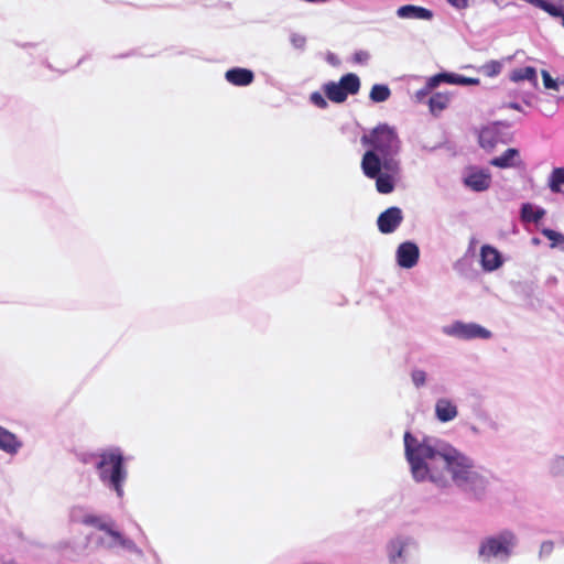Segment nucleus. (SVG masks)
Instances as JSON below:
<instances>
[{
  "label": "nucleus",
  "instance_id": "3",
  "mask_svg": "<svg viewBox=\"0 0 564 564\" xmlns=\"http://www.w3.org/2000/svg\"><path fill=\"white\" fill-rule=\"evenodd\" d=\"M96 467L100 480L113 488L117 495L121 497L123 495L122 485L127 477L121 452L118 448L102 452L98 455Z\"/></svg>",
  "mask_w": 564,
  "mask_h": 564
},
{
  "label": "nucleus",
  "instance_id": "28",
  "mask_svg": "<svg viewBox=\"0 0 564 564\" xmlns=\"http://www.w3.org/2000/svg\"><path fill=\"white\" fill-rule=\"evenodd\" d=\"M543 85L546 89L557 91L560 89V85L564 84V82H558L557 79L552 78V76L546 70L541 72Z\"/></svg>",
  "mask_w": 564,
  "mask_h": 564
},
{
  "label": "nucleus",
  "instance_id": "16",
  "mask_svg": "<svg viewBox=\"0 0 564 564\" xmlns=\"http://www.w3.org/2000/svg\"><path fill=\"white\" fill-rule=\"evenodd\" d=\"M411 541L408 539H395L389 544V560L391 564H402L408 557V549Z\"/></svg>",
  "mask_w": 564,
  "mask_h": 564
},
{
  "label": "nucleus",
  "instance_id": "30",
  "mask_svg": "<svg viewBox=\"0 0 564 564\" xmlns=\"http://www.w3.org/2000/svg\"><path fill=\"white\" fill-rule=\"evenodd\" d=\"M441 83H447V74H437L432 77H430L426 82V87L432 91L434 88H436Z\"/></svg>",
  "mask_w": 564,
  "mask_h": 564
},
{
  "label": "nucleus",
  "instance_id": "17",
  "mask_svg": "<svg viewBox=\"0 0 564 564\" xmlns=\"http://www.w3.org/2000/svg\"><path fill=\"white\" fill-rule=\"evenodd\" d=\"M397 15L401 19H412V20H432L433 12L426 8L406 4L402 6L397 10Z\"/></svg>",
  "mask_w": 564,
  "mask_h": 564
},
{
  "label": "nucleus",
  "instance_id": "35",
  "mask_svg": "<svg viewBox=\"0 0 564 564\" xmlns=\"http://www.w3.org/2000/svg\"><path fill=\"white\" fill-rule=\"evenodd\" d=\"M431 93V90L425 86L424 88L417 90L414 94V98L417 102H421L424 100V98Z\"/></svg>",
  "mask_w": 564,
  "mask_h": 564
},
{
  "label": "nucleus",
  "instance_id": "19",
  "mask_svg": "<svg viewBox=\"0 0 564 564\" xmlns=\"http://www.w3.org/2000/svg\"><path fill=\"white\" fill-rule=\"evenodd\" d=\"M510 79L514 83L529 80L534 87L538 86L536 70L531 66L513 69L510 74Z\"/></svg>",
  "mask_w": 564,
  "mask_h": 564
},
{
  "label": "nucleus",
  "instance_id": "13",
  "mask_svg": "<svg viewBox=\"0 0 564 564\" xmlns=\"http://www.w3.org/2000/svg\"><path fill=\"white\" fill-rule=\"evenodd\" d=\"M458 415L456 403L447 398H441L435 402V416L442 422H451Z\"/></svg>",
  "mask_w": 564,
  "mask_h": 564
},
{
  "label": "nucleus",
  "instance_id": "26",
  "mask_svg": "<svg viewBox=\"0 0 564 564\" xmlns=\"http://www.w3.org/2000/svg\"><path fill=\"white\" fill-rule=\"evenodd\" d=\"M447 84L453 85H478L479 79L469 78L458 74H447Z\"/></svg>",
  "mask_w": 564,
  "mask_h": 564
},
{
  "label": "nucleus",
  "instance_id": "29",
  "mask_svg": "<svg viewBox=\"0 0 564 564\" xmlns=\"http://www.w3.org/2000/svg\"><path fill=\"white\" fill-rule=\"evenodd\" d=\"M411 380L416 388H421L426 383L427 373L422 369H414L411 372Z\"/></svg>",
  "mask_w": 564,
  "mask_h": 564
},
{
  "label": "nucleus",
  "instance_id": "15",
  "mask_svg": "<svg viewBox=\"0 0 564 564\" xmlns=\"http://www.w3.org/2000/svg\"><path fill=\"white\" fill-rule=\"evenodd\" d=\"M69 521L73 523H83L97 528L101 522V518L95 516L89 510L80 506H74L69 509Z\"/></svg>",
  "mask_w": 564,
  "mask_h": 564
},
{
  "label": "nucleus",
  "instance_id": "1",
  "mask_svg": "<svg viewBox=\"0 0 564 564\" xmlns=\"http://www.w3.org/2000/svg\"><path fill=\"white\" fill-rule=\"evenodd\" d=\"M403 442L404 456L415 482L431 485L438 491L456 487L476 492L488 486L484 470L449 442L429 435L417 437L410 432L404 433Z\"/></svg>",
  "mask_w": 564,
  "mask_h": 564
},
{
  "label": "nucleus",
  "instance_id": "18",
  "mask_svg": "<svg viewBox=\"0 0 564 564\" xmlns=\"http://www.w3.org/2000/svg\"><path fill=\"white\" fill-rule=\"evenodd\" d=\"M226 79L236 86H247L253 80V73L246 68H232L226 72Z\"/></svg>",
  "mask_w": 564,
  "mask_h": 564
},
{
  "label": "nucleus",
  "instance_id": "5",
  "mask_svg": "<svg viewBox=\"0 0 564 564\" xmlns=\"http://www.w3.org/2000/svg\"><path fill=\"white\" fill-rule=\"evenodd\" d=\"M360 79L356 74L349 73L343 76L339 82H328L323 86L327 98L337 104L344 102L348 95L359 91Z\"/></svg>",
  "mask_w": 564,
  "mask_h": 564
},
{
  "label": "nucleus",
  "instance_id": "14",
  "mask_svg": "<svg viewBox=\"0 0 564 564\" xmlns=\"http://www.w3.org/2000/svg\"><path fill=\"white\" fill-rule=\"evenodd\" d=\"M480 263L485 271L491 272L502 265V258L496 248L485 245L480 249Z\"/></svg>",
  "mask_w": 564,
  "mask_h": 564
},
{
  "label": "nucleus",
  "instance_id": "32",
  "mask_svg": "<svg viewBox=\"0 0 564 564\" xmlns=\"http://www.w3.org/2000/svg\"><path fill=\"white\" fill-rule=\"evenodd\" d=\"M310 100H311L312 104H314L318 108L325 109L327 107L326 99L318 91H315V93L311 94Z\"/></svg>",
  "mask_w": 564,
  "mask_h": 564
},
{
  "label": "nucleus",
  "instance_id": "24",
  "mask_svg": "<svg viewBox=\"0 0 564 564\" xmlns=\"http://www.w3.org/2000/svg\"><path fill=\"white\" fill-rule=\"evenodd\" d=\"M390 95L391 91L387 85L376 84L372 86L369 97L373 102H383Z\"/></svg>",
  "mask_w": 564,
  "mask_h": 564
},
{
  "label": "nucleus",
  "instance_id": "36",
  "mask_svg": "<svg viewBox=\"0 0 564 564\" xmlns=\"http://www.w3.org/2000/svg\"><path fill=\"white\" fill-rule=\"evenodd\" d=\"M354 58L358 63H364L368 61L369 54L367 52L360 51L355 54Z\"/></svg>",
  "mask_w": 564,
  "mask_h": 564
},
{
  "label": "nucleus",
  "instance_id": "10",
  "mask_svg": "<svg viewBox=\"0 0 564 564\" xmlns=\"http://www.w3.org/2000/svg\"><path fill=\"white\" fill-rule=\"evenodd\" d=\"M489 163L499 169H519L523 166L521 153L516 148L507 149L499 156L491 159Z\"/></svg>",
  "mask_w": 564,
  "mask_h": 564
},
{
  "label": "nucleus",
  "instance_id": "27",
  "mask_svg": "<svg viewBox=\"0 0 564 564\" xmlns=\"http://www.w3.org/2000/svg\"><path fill=\"white\" fill-rule=\"evenodd\" d=\"M551 473L557 477H564V456H556L550 464Z\"/></svg>",
  "mask_w": 564,
  "mask_h": 564
},
{
  "label": "nucleus",
  "instance_id": "12",
  "mask_svg": "<svg viewBox=\"0 0 564 564\" xmlns=\"http://www.w3.org/2000/svg\"><path fill=\"white\" fill-rule=\"evenodd\" d=\"M478 141L484 150L492 151L499 142H502V134L499 124L495 123L481 128Z\"/></svg>",
  "mask_w": 564,
  "mask_h": 564
},
{
  "label": "nucleus",
  "instance_id": "25",
  "mask_svg": "<svg viewBox=\"0 0 564 564\" xmlns=\"http://www.w3.org/2000/svg\"><path fill=\"white\" fill-rule=\"evenodd\" d=\"M542 234L551 241V248H556L564 245V235L562 232L544 228Z\"/></svg>",
  "mask_w": 564,
  "mask_h": 564
},
{
  "label": "nucleus",
  "instance_id": "33",
  "mask_svg": "<svg viewBox=\"0 0 564 564\" xmlns=\"http://www.w3.org/2000/svg\"><path fill=\"white\" fill-rule=\"evenodd\" d=\"M290 40H291L292 45L299 50L304 48V46L306 44V37L299 33H292Z\"/></svg>",
  "mask_w": 564,
  "mask_h": 564
},
{
  "label": "nucleus",
  "instance_id": "6",
  "mask_svg": "<svg viewBox=\"0 0 564 564\" xmlns=\"http://www.w3.org/2000/svg\"><path fill=\"white\" fill-rule=\"evenodd\" d=\"M442 333L446 336L460 340L490 339L492 333L486 327L476 323H465L460 321L453 322L442 327Z\"/></svg>",
  "mask_w": 564,
  "mask_h": 564
},
{
  "label": "nucleus",
  "instance_id": "11",
  "mask_svg": "<svg viewBox=\"0 0 564 564\" xmlns=\"http://www.w3.org/2000/svg\"><path fill=\"white\" fill-rule=\"evenodd\" d=\"M403 219L402 212L398 207H390L378 217L379 230L383 234L393 232Z\"/></svg>",
  "mask_w": 564,
  "mask_h": 564
},
{
  "label": "nucleus",
  "instance_id": "20",
  "mask_svg": "<svg viewBox=\"0 0 564 564\" xmlns=\"http://www.w3.org/2000/svg\"><path fill=\"white\" fill-rule=\"evenodd\" d=\"M23 443L17 437V435L2 429V451L14 455L22 447Z\"/></svg>",
  "mask_w": 564,
  "mask_h": 564
},
{
  "label": "nucleus",
  "instance_id": "21",
  "mask_svg": "<svg viewBox=\"0 0 564 564\" xmlns=\"http://www.w3.org/2000/svg\"><path fill=\"white\" fill-rule=\"evenodd\" d=\"M451 101V96L444 93H437L433 95L429 100L430 111L433 115H438L447 108Z\"/></svg>",
  "mask_w": 564,
  "mask_h": 564
},
{
  "label": "nucleus",
  "instance_id": "8",
  "mask_svg": "<svg viewBox=\"0 0 564 564\" xmlns=\"http://www.w3.org/2000/svg\"><path fill=\"white\" fill-rule=\"evenodd\" d=\"M491 173L488 170L469 167L463 178L466 187L474 192H485L491 185Z\"/></svg>",
  "mask_w": 564,
  "mask_h": 564
},
{
  "label": "nucleus",
  "instance_id": "9",
  "mask_svg": "<svg viewBox=\"0 0 564 564\" xmlns=\"http://www.w3.org/2000/svg\"><path fill=\"white\" fill-rule=\"evenodd\" d=\"M420 257L419 247L411 241L402 242L395 251L398 264L403 269H411L416 265Z\"/></svg>",
  "mask_w": 564,
  "mask_h": 564
},
{
  "label": "nucleus",
  "instance_id": "37",
  "mask_svg": "<svg viewBox=\"0 0 564 564\" xmlns=\"http://www.w3.org/2000/svg\"><path fill=\"white\" fill-rule=\"evenodd\" d=\"M507 107L518 110V111H521V106L519 104L511 102V104L507 105Z\"/></svg>",
  "mask_w": 564,
  "mask_h": 564
},
{
  "label": "nucleus",
  "instance_id": "23",
  "mask_svg": "<svg viewBox=\"0 0 564 564\" xmlns=\"http://www.w3.org/2000/svg\"><path fill=\"white\" fill-rule=\"evenodd\" d=\"M521 215L524 220L539 221L545 215L542 208L534 207L531 204H524L521 209Z\"/></svg>",
  "mask_w": 564,
  "mask_h": 564
},
{
  "label": "nucleus",
  "instance_id": "2",
  "mask_svg": "<svg viewBox=\"0 0 564 564\" xmlns=\"http://www.w3.org/2000/svg\"><path fill=\"white\" fill-rule=\"evenodd\" d=\"M361 143L369 149L361 159L364 174L376 181L380 194L392 193L401 177V140L397 130L388 124L378 127L361 137Z\"/></svg>",
  "mask_w": 564,
  "mask_h": 564
},
{
  "label": "nucleus",
  "instance_id": "7",
  "mask_svg": "<svg viewBox=\"0 0 564 564\" xmlns=\"http://www.w3.org/2000/svg\"><path fill=\"white\" fill-rule=\"evenodd\" d=\"M97 529L102 532V535L98 538V542L101 546L107 549L121 547L130 552L141 554V551L134 542L124 538L118 530H116L113 523L101 520Z\"/></svg>",
  "mask_w": 564,
  "mask_h": 564
},
{
  "label": "nucleus",
  "instance_id": "34",
  "mask_svg": "<svg viewBox=\"0 0 564 564\" xmlns=\"http://www.w3.org/2000/svg\"><path fill=\"white\" fill-rule=\"evenodd\" d=\"M447 2L458 10H463L468 7V0H447Z\"/></svg>",
  "mask_w": 564,
  "mask_h": 564
},
{
  "label": "nucleus",
  "instance_id": "4",
  "mask_svg": "<svg viewBox=\"0 0 564 564\" xmlns=\"http://www.w3.org/2000/svg\"><path fill=\"white\" fill-rule=\"evenodd\" d=\"M517 545V536L511 531H502L481 541L478 550L484 562L497 560L507 562Z\"/></svg>",
  "mask_w": 564,
  "mask_h": 564
},
{
  "label": "nucleus",
  "instance_id": "22",
  "mask_svg": "<svg viewBox=\"0 0 564 564\" xmlns=\"http://www.w3.org/2000/svg\"><path fill=\"white\" fill-rule=\"evenodd\" d=\"M549 187L553 193H561L562 185H564V169L556 167L552 171L549 177Z\"/></svg>",
  "mask_w": 564,
  "mask_h": 564
},
{
  "label": "nucleus",
  "instance_id": "38",
  "mask_svg": "<svg viewBox=\"0 0 564 564\" xmlns=\"http://www.w3.org/2000/svg\"><path fill=\"white\" fill-rule=\"evenodd\" d=\"M561 18H562V24L564 26V12H563V17H561Z\"/></svg>",
  "mask_w": 564,
  "mask_h": 564
},
{
  "label": "nucleus",
  "instance_id": "31",
  "mask_svg": "<svg viewBox=\"0 0 564 564\" xmlns=\"http://www.w3.org/2000/svg\"><path fill=\"white\" fill-rule=\"evenodd\" d=\"M482 70L487 76H490V77L496 76L501 70V64L497 61H491V62L487 63L486 65H484Z\"/></svg>",
  "mask_w": 564,
  "mask_h": 564
}]
</instances>
